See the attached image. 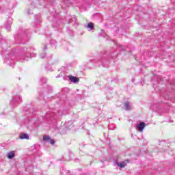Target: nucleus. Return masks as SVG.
Masks as SVG:
<instances>
[{
    "instance_id": "20e7f679",
    "label": "nucleus",
    "mask_w": 175,
    "mask_h": 175,
    "mask_svg": "<svg viewBox=\"0 0 175 175\" xmlns=\"http://www.w3.org/2000/svg\"><path fill=\"white\" fill-rule=\"evenodd\" d=\"M137 128V131H138V132H142L144 130V128H146V123L144 122H141L139 124H137L136 126Z\"/></svg>"
},
{
    "instance_id": "f3484780",
    "label": "nucleus",
    "mask_w": 175,
    "mask_h": 175,
    "mask_svg": "<svg viewBox=\"0 0 175 175\" xmlns=\"http://www.w3.org/2000/svg\"><path fill=\"white\" fill-rule=\"evenodd\" d=\"M47 50V45H44V47L43 48V51Z\"/></svg>"
},
{
    "instance_id": "a211bd4d",
    "label": "nucleus",
    "mask_w": 175,
    "mask_h": 175,
    "mask_svg": "<svg viewBox=\"0 0 175 175\" xmlns=\"http://www.w3.org/2000/svg\"><path fill=\"white\" fill-rule=\"evenodd\" d=\"M59 77H61V75H57V76H56V79H58Z\"/></svg>"
},
{
    "instance_id": "1a4fd4ad",
    "label": "nucleus",
    "mask_w": 175,
    "mask_h": 175,
    "mask_svg": "<svg viewBox=\"0 0 175 175\" xmlns=\"http://www.w3.org/2000/svg\"><path fill=\"white\" fill-rule=\"evenodd\" d=\"M14 157V151H12L8 153V158L9 159H12Z\"/></svg>"
},
{
    "instance_id": "0eeeda50",
    "label": "nucleus",
    "mask_w": 175,
    "mask_h": 175,
    "mask_svg": "<svg viewBox=\"0 0 175 175\" xmlns=\"http://www.w3.org/2000/svg\"><path fill=\"white\" fill-rule=\"evenodd\" d=\"M19 139H26V140H29V135H28V134L22 133L19 136Z\"/></svg>"
},
{
    "instance_id": "aec40b11",
    "label": "nucleus",
    "mask_w": 175,
    "mask_h": 175,
    "mask_svg": "<svg viewBox=\"0 0 175 175\" xmlns=\"http://www.w3.org/2000/svg\"><path fill=\"white\" fill-rule=\"evenodd\" d=\"M1 35H0V39H1Z\"/></svg>"
},
{
    "instance_id": "6e6552de",
    "label": "nucleus",
    "mask_w": 175,
    "mask_h": 175,
    "mask_svg": "<svg viewBox=\"0 0 175 175\" xmlns=\"http://www.w3.org/2000/svg\"><path fill=\"white\" fill-rule=\"evenodd\" d=\"M29 58H31L30 53H26L25 55L23 56V61H28Z\"/></svg>"
},
{
    "instance_id": "4468645a",
    "label": "nucleus",
    "mask_w": 175,
    "mask_h": 175,
    "mask_svg": "<svg viewBox=\"0 0 175 175\" xmlns=\"http://www.w3.org/2000/svg\"><path fill=\"white\" fill-rule=\"evenodd\" d=\"M49 143H50L51 144H52V146H53V145H54V144L55 143V141H54V139H49Z\"/></svg>"
},
{
    "instance_id": "423d86ee",
    "label": "nucleus",
    "mask_w": 175,
    "mask_h": 175,
    "mask_svg": "<svg viewBox=\"0 0 175 175\" xmlns=\"http://www.w3.org/2000/svg\"><path fill=\"white\" fill-rule=\"evenodd\" d=\"M69 80L72 82L74 83L75 84L79 83V78L76 77H73L72 75L68 76Z\"/></svg>"
},
{
    "instance_id": "9d476101",
    "label": "nucleus",
    "mask_w": 175,
    "mask_h": 175,
    "mask_svg": "<svg viewBox=\"0 0 175 175\" xmlns=\"http://www.w3.org/2000/svg\"><path fill=\"white\" fill-rule=\"evenodd\" d=\"M88 28H90V31H92V29H94V23H89L88 24Z\"/></svg>"
},
{
    "instance_id": "dca6fc26",
    "label": "nucleus",
    "mask_w": 175,
    "mask_h": 175,
    "mask_svg": "<svg viewBox=\"0 0 175 175\" xmlns=\"http://www.w3.org/2000/svg\"><path fill=\"white\" fill-rule=\"evenodd\" d=\"M40 81H42V83H46V79H40Z\"/></svg>"
},
{
    "instance_id": "2eb2a0df",
    "label": "nucleus",
    "mask_w": 175,
    "mask_h": 175,
    "mask_svg": "<svg viewBox=\"0 0 175 175\" xmlns=\"http://www.w3.org/2000/svg\"><path fill=\"white\" fill-rule=\"evenodd\" d=\"M45 56H46V53H43L40 55V58H42V59L44 58Z\"/></svg>"
},
{
    "instance_id": "f8f14e48",
    "label": "nucleus",
    "mask_w": 175,
    "mask_h": 175,
    "mask_svg": "<svg viewBox=\"0 0 175 175\" xmlns=\"http://www.w3.org/2000/svg\"><path fill=\"white\" fill-rule=\"evenodd\" d=\"M118 167H125V163H118Z\"/></svg>"
},
{
    "instance_id": "f257e3e1",
    "label": "nucleus",
    "mask_w": 175,
    "mask_h": 175,
    "mask_svg": "<svg viewBox=\"0 0 175 175\" xmlns=\"http://www.w3.org/2000/svg\"><path fill=\"white\" fill-rule=\"evenodd\" d=\"M14 59H16V56L14 53L8 54L4 58V64L13 68L14 66Z\"/></svg>"
},
{
    "instance_id": "6ab92c4d",
    "label": "nucleus",
    "mask_w": 175,
    "mask_h": 175,
    "mask_svg": "<svg viewBox=\"0 0 175 175\" xmlns=\"http://www.w3.org/2000/svg\"><path fill=\"white\" fill-rule=\"evenodd\" d=\"M1 54L3 55V51H1Z\"/></svg>"
},
{
    "instance_id": "7ed1b4c3",
    "label": "nucleus",
    "mask_w": 175,
    "mask_h": 175,
    "mask_svg": "<svg viewBox=\"0 0 175 175\" xmlns=\"http://www.w3.org/2000/svg\"><path fill=\"white\" fill-rule=\"evenodd\" d=\"M12 18H8L5 23V28L7 31H10V28L12 27Z\"/></svg>"
},
{
    "instance_id": "f03ea898",
    "label": "nucleus",
    "mask_w": 175,
    "mask_h": 175,
    "mask_svg": "<svg viewBox=\"0 0 175 175\" xmlns=\"http://www.w3.org/2000/svg\"><path fill=\"white\" fill-rule=\"evenodd\" d=\"M21 96L20 95H16L14 96L12 100L10 101L11 106H17V105H19V103H21Z\"/></svg>"
},
{
    "instance_id": "ddd939ff",
    "label": "nucleus",
    "mask_w": 175,
    "mask_h": 175,
    "mask_svg": "<svg viewBox=\"0 0 175 175\" xmlns=\"http://www.w3.org/2000/svg\"><path fill=\"white\" fill-rule=\"evenodd\" d=\"M46 70L48 71V72H51V67H49V65L46 66Z\"/></svg>"
},
{
    "instance_id": "39448f33",
    "label": "nucleus",
    "mask_w": 175,
    "mask_h": 175,
    "mask_svg": "<svg viewBox=\"0 0 175 175\" xmlns=\"http://www.w3.org/2000/svg\"><path fill=\"white\" fill-rule=\"evenodd\" d=\"M124 109L126 111L129 110H132L133 109L132 104L129 102L124 103Z\"/></svg>"
},
{
    "instance_id": "9b49d317",
    "label": "nucleus",
    "mask_w": 175,
    "mask_h": 175,
    "mask_svg": "<svg viewBox=\"0 0 175 175\" xmlns=\"http://www.w3.org/2000/svg\"><path fill=\"white\" fill-rule=\"evenodd\" d=\"M43 140H44V142H47V141L50 140V136L44 135L43 137Z\"/></svg>"
}]
</instances>
